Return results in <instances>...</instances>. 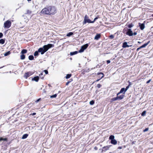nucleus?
I'll return each mask as SVG.
<instances>
[{
	"label": "nucleus",
	"instance_id": "55",
	"mask_svg": "<svg viewBox=\"0 0 153 153\" xmlns=\"http://www.w3.org/2000/svg\"><path fill=\"white\" fill-rule=\"evenodd\" d=\"M136 34H137V33L136 32H134V35H136Z\"/></svg>",
	"mask_w": 153,
	"mask_h": 153
},
{
	"label": "nucleus",
	"instance_id": "31",
	"mask_svg": "<svg viewBox=\"0 0 153 153\" xmlns=\"http://www.w3.org/2000/svg\"><path fill=\"white\" fill-rule=\"evenodd\" d=\"M134 25L133 24L131 23L128 25L127 26L129 28H130L133 26Z\"/></svg>",
	"mask_w": 153,
	"mask_h": 153
},
{
	"label": "nucleus",
	"instance_id": "51",
	"mask_svg": "<svg viewBox=\"0 0 153 153\" xmlns=\"http://www.w3.org/2000/svg\"><path fill=\"white\" fill-rule=\"evenodd\" d=\"M150 43V41H148L146 43V44H147V46L149 44V43Z\"/></svg>",
	"mask_w": 153,
	"mask_h": 153
},
{
	"label": "nucleus",
	"instance_id": "30",
	"mask_svg": "<svg viewBox=\"0 0 153 153\" xmlns=\"http://www.w3.org/2000/svg\"><path fill=\"white\" fill-rule=\"evenodd\" d=\"M10 51H8L7 52H6V53H4V55L5 56H7L9 55H10Z\"/></svg>",
	"mask_w": 153,
	"mask_h": 153
},
{
	"label": "nucleus",
	"instance_id": "50",
	"mask_svg": "<svg viewBox=\"0 0 153 153\" xmlns=\"http://www.w3.org/2000/svg\"><path fill=\"white\" fill-rule=\"evenodd\" d=\"M122 148V146H119L118 147V149H121Z\"/></svg>",
	"mask_w": 153,
	"mask_h": 153
},
{
	"label": "nucleus",
	"instance_id": "14",
	"mask_svg": "<svg viewBox=\"0 0 153 153\" xmlns=\"http://www.w3.org/2000/svg\"><path fill=\"white\" fill-rule=\"evenodd\" d=\"M120 93H123V94H125V92H126V91L125 89V88H122L120 91Z\"/></svg>",
	"mask_w": 153,
	"mask_h": 153
},
{
	"label": "nucleus",
	"instance_id": "41",
	"mask_svg": "<svg viewBox=\"0 0 153 153\" xmlns=\"http://www.w3.org/2000/svg\"><path fill=\"white\" fill-rule=\"evenodd\" d=\"M44 71L46 74H48V71L47 70H45Z\"/></svg>",
	"mask_w": 153,
	"mask_h": 153
},
{
	"label": "nucleus",
	"instance_id": "12",
	"mask_svg": "<svg viewBox=\"0 0 153 153\" xmlns=\"http://www.w3.org/2000/svg\"><path fill=\"white\" fill-rule=\"evenodd\" d=\"M131 45H128L127 44V43L126 42H125L123 43V44L122 47L123 48H128L130 46H131Z\"/></svg>",
	"mask_w": 153,
	"mask_h": 153
},
{
	"label": "nucleus",
	"instance_id": "34",
	"mask_svg": "<svg viewBox=\"0 0 153 153\" xmlns=\"http://www.w3.org/2000/svg\"><path fill=\"white\" fill-rule=\"evenodd\" d=\"M32 13V12L29 10H27V12L26 13H25L26 14H31Z\"/></svg>",
	"mask_w": 153,
	"mask_h": 153
},
{
	"label": "nucleus",
	"instance_id": "24",
	"mask_svg": "<svg viewBox=\"0 0 153 153\" xmlns=\"http://www.w3.org/2000/svg\"><path fill=\"white\" fill-rule=\"evenodd\" d=\"M25 56L24 54H22L20 56V59L22 60H23L25 59Z\"/></svg>",
	"mask_w": 153,
	"mask_h": 153
},
{
	"label": "nucleus",
	"instance_id": "56",
	"mask_svg": "<svg viewBox=\"0 0 153 153\" xmlns=\"http://www.w3.org/2000/svg\"><path fill=\"white\" fill-rule=\"evenodd\" d=\"M132 144H134V141H133V142H132Z\"/></svg>",
	"mask_w": 153,
	"mask_h": 153
},
{
	"label": "nucleus",
	"instance_id": "5",
	"mask_svg": "<svg viewBox=\"0 0 153 153\" xmlns=\"http://www.w3.org/2000/svg\"><path fill=\"white\" fill-rule=\"evenodd\" d=\"M89 45L88 44H86L82 46L81 48L79 51L78 52L81 53L83 52L88 47Z\"/></svg>",
	"mask_w": 153,
	"mask_h": 153
},
{
	"label": "nucleus",
	"instance_id": "62",
	"mask_svg": "<svg viewBox=\"0 0 153 153\" xmlns=\"http://www.w3.org/2000/svg\"><path fill=\"white\" fill-rule=\"evenodd\" d=\"M109 153H112L111 152H109Z\"/></svg>",
	"mask_w": 153,
	"mask_h": 153
},
{
	"label": "nucleus",
	"instance_id": "47",
	"mask_svg": "<svg viewBox=\"0 0 153 153\" xmlns=\"http://www.w3.org/2000/svg\"><path fill=\"white\" fill-rule=\"evenodd\" d=\"M120 94H121V93H120V91L119 92H118V93H117V97H118L119 96V95Z\"/></svg>",
	"mask_w": 153,
	"mask_h": 153
},
{
	"label": "nucleus",
	"instance_id": "17",
	"mask_svg": "<svg viewBox=\"0 0 153 153\" xmlns=\"http://www.w3.org/2000/svg\"><path fill=\"white\" fill-rule=\"evenodd\" d=\"M28 134H23L22 137V139H24L26 138L28 136Z\"/></svg>",
	"mask_w": 153,
	"mask_h": 153
},
{
	"label": "nucleus",
	"instance_id": "25",
	"mask_svg": "<svg viewBox=\"0 0 153 153\" xmlns=\"http://www.w3.org/2000/svg\"><path fill=\"white\" fill-rule=\"evenodd\" d=\"M28 59L30 60H32L34 59V57L33 55H30L28 56Z\"/></svg>",
	"mask_w": 153,
	"mask_h": 153
},
{
	"label": "nucleus",
	"instance_id": "53",
	"mask_svg": "<svg viewBox=\"0 0 153 153\" xmlns=\"http://www.w3.org/2000/svg\"><path fill=\"white\" fill-rule=\"evenodd\" d=\"M94 149H95V150H97V147L95 146V147H94Z\"/></svg>",
	"mask_w": 153,
	"mask_h": 153
},
{
	"label": "nucleus",
	"instance_id": "23",
	"mask_svg": "<svg viewBox=\"0 0 153 153\" xmlns=\"http://www.w3.org/2000/svg\"><path fill=\"white\" fill-rule=\"evenodd\" d=\"M5 42V39H0V44H4Z\"/></svg>",
	"mask_w": 153,
	"mask_h": 153
},
{
	"label": "nucleus",
	"instance_id": "1",
	"mask_svg": "<svg viewBox=\"0 0 153 153\" xmlns=\"http://www.w3.org/2000/svg\"><path fill=\"white\" fill-rule=\"evenodd\" d=\"M57 12L56 7L54 6H50L46 7L42 9L41 13L48 15H53Z\"/></svg>",
	"mask_w": 153,
	"mask_h": 153
},
{
	"label": "nucleus",
	"instance_id": "36",
	"mask_svg": "<svg viewBox=\"0 0 153 153\" xmlns=\"http://www.w3.org/2000/svg\"><path fill=\"white\" fill-rule=\"evenodd\" d=\"M146 111H144L142 113L141 115L143 116H145L146 114Z\"/></svg>",
	"mask_w": 153,
	"mask_h": 153
},
{
	"label": "nucleus",
	"instance_id": "16",
	"mask_svg": "<svg viewBox=\"0 0 153 153\" xmlns=\"http://www.w3.org/2000/svg\"><path fill=\"white\" fill-rule=\"evenodd\" d=\"M117 143V140L114 139L111 141V143L112 144L114 145L116 144Z\"/></svg>",
	"mask_w": 153,
	"mask_h": 153
},
{
	"label": "nucleus",
	"instance_id": "9",
	"mask_svg": "<svg viewBox=\"0 0 153 153\" xmlns=\"http://www.w3.org/2000/svg\"><path fill=\"white\" fill-rule=\"evenodd\" d=\"M32 74L31 72H29L25 73V74L24 77L25 78L27 79L28 77L30 76Z\"/></svg>",
	"mask_w": 153,
	"mask_h": 153
},
{
	"label": "nucleus",
	"instance_id": "57",
	"mask_svg": "<svg viewBox=\"0 0 153 153\" xmlns=\"http://www.w3.org/2000/svg\"><path fill=\"white\" fill-rule=\"evenodd\" d=\"M138 43H140L141 42H138Z\"/></svg>",
	"mask_w": 153,
	"mask_h": 153
},
{
	"label": "nucleus",
	"instance_id": "52",
	"mask_svg": "<svg viewBox=\"0 0 153 153\" xmlns=\"http://www.w3.org/2000/svg\"><path fill=\"white\" fill-rule=\"evenodd\" d=\"M140 48H140V47H139V48H137V51H138L139 50V49H140Z\"/></svg>",
	"mask_w": 153,
	"mask_h": 153
},
{
	"label": "nucleus",
	"instance_id": "21",
	"mask_svg": "<svg viewBox=\"0 0 153 153\" xmlns=\"http://www.w3.org/2000/svg\"><path fill=\"white\" fill-rule=\"evenodd\" d=\"M74 34V33L73 32H70L66 34V36L70 37Z\"/></svg>",
	"mask_w": 153,
	"mask_h": 153
},
{
	"label": "nucleus",
	"instance_id": "6",
	"mask_svg": "<svg viewBox=\"0 0 153 153\" xmlns=\"http://www.w3.org/2000/svg\"><path fill=\"white\" fill-rule=\"evenodd\" d=\"M11 25V22L10 21L7 20L4 22V28H9L10 27Z\"/></svg>",
	"mask_w": 153,
	"mask_h": 153
},
{
	"label": "nucleus",
	"instance_id": "10",
	"mask_svg": "<svg viewBox=\"0 0 153 153\" xmlns=\"http://www.w3.org/2000/svg\"><path fill=\"white\" fill-rule=\"evenodd\" d=\"M39 79V76H36L34 77L32 79V81H35L36 82L38 81Z\"/></svg>",
	"mask_w": 153,
	"mask_h": 153
},
{
	"label": "nucleus",
	"instance_id": "54",
	"mask_svg": "<svg viewBox=\"0 0 153 153\" xmlns=\"http://www.w3.org/2000/svg\"><path fill=\"white\" fill-rule=\"evenodd\" d=\"M28 1H31L32 0H27Z\"/></svg>",
	"mask_w": 153,
	"mask_h": 153
},
{
	"label": "nucleus",
	"instance_id": "13",
	"mask_svg": "<svg viewBox=\"0 0 153 153\" xmlns=\"http://www.w3.org/2000/svg\"><path fill=\"white\" fill-rule=\"evenodd\" d=\"M101 37V35L100 34H97L94 37V39L96 40H98Z\"/></svg>",
	"mask_w": 153,
	"mask_h": 153
},
{
	"label": "nucleus",
	"instance_id": "20",
	"mask_svg": "<svg viewBox=\"0 0 153 153\" xmlns=\"http://www.w3.org/2000/svg\"><path fill=\"white\" fill-rule=\"evenodd\" d=\"M27 52V50L26 49H23L22 50L21 53L22 54H24L26 53Z\"/></svg>",
	"mask_w": 153,
	"mask_h": 153
},
{
	"label": "nucleus",
	"instance_id": "60",
	"mask_svg": "<svg viewBox=\"0 0 153 153\" xmlns=\"http://www.w3.org/2000/svg\"><path fill=\"white\" fill-rule=\"evenodd\" d=\"M2 68V67L0 68Z\"/></svg>",
	"mask_w": 153,
	"mask_h": 153
},
{
	"label": "nucleus",
	"instance_id": "28",
	"mask_svg": "<svg viewBox=\"0 0 153 153\" xmlns=\"http://www.w3.org/2000/svg\"><path fill=\"white\" fill-rule=\"evenodd\" d=\"M71 76L72 74H67L65 76V78L66 79H69Z\"/></svg>",
	"mask_w": 153,
	"mask_h": 153
},
{
	"label": "nucleus",
	"instance_id": "58",
	"mask_svg": "<svg viewBox=\"0 0 153 153\" xmlns=\"http://www.w3.org/2000/svg\"><path fill=\"white\" fill-rule=\"evenodd\" d=\"M99 78H100V76H99Z\"/></svg>",
	"mask_w": 153,
	"mask_h": 153
},
{
	"label": "nucleus",
	"instance_id": "3",
	"mask_svg": "<svg viewBox=\"0 0 153 153\" xmlns=\"http://www.w3.org/2000/svg\"><path fill=\"white\" fill-rule=\"evenodd\" d=\"M92 23V21L89 19L88 16L86 15L85 16L83 21V25L86 24V23Z\"/></svg>",
	"mask_w": 153,
	"mask_h": 153
},
{
	"label": "nucleus",
	"instance_id": "7",
	"mask_svg": "<svg viewBox=\"0 0 153 153\" xmlns=\"http://www.w3.org/2000/svg\"><path fill=\"white\" fill-rule=\"evenodd\" d=\"M38 50V52H39V53H40L42 55L44 54L45 52L47 51L44 45L43 47L39 48Z\"/></svg>",
	"mask_w": 153,
	"mask_h": 153
},
{
	"label": "nucleus",
	"instance_id": "35",
	"mask_svg": "<svg viewBox=\"0 0 153 153\" xmlns=\"http://www.w3.org/2000/svg\"><path fill=\"white\" fill-rule=\"evenodd\" d=\"M99 17L97 16L96 17H95L93 21H92V23H94L97 19H98V18H99Z\"/></svg>",
	"mask_w": 153,
	"mask_h": 153
},
{
	"label": "nucleus",
	"instance_id": "11",
	"mask_svg": "<svg viewBox=\"0 0 153 153\" xmlns=\"http://www.w3.org/2000/svg\"><path fill=\"white\" fill-rule=\"evenodd\" d=\"M100 74L102 75V76L100 78L97 79L96 82L99 81L102 78L104 77V74L102 72H99L97 74V75H100Z\"/></svg>",
	"mask_w": 153,
	"mask_h": 153
},
{
	"label": "nucleus",
	"instance_id": "15",
	"mask_svg": "<svg viewBox=\"0 0 153 153\" xmlns=\"http://www.w3.org/2000/svg\"><path fill=\"white\" fill-rule=\"evenodd\" d=\"M139 26L141 30H143L145 28V25L144 24H139Z\"/></svg>",
	"mask_w": 153,
	"mask_h": 153
},
{
	"label": "nucleus",
	"instance_id": "27",
	"mask_svg": "<svg viewBox=\"0 0 153 153\" xmlns=\"http://www.w3.org/2000/svg\"><path fill=\"white\" fill-rule=\"evenodd\" d=\"M7 138H3L2 137H0V141H7Z\"/></svg>",
	"mask_w": 153,
	"mask_h": 153
},
{
	"label": "nucleus",
	"instance_id": "33",
	"mask_svg": "<svg viewBox=\"0 0 153 153\" xmlns=\"http://www.w3.org/2000/svg\"><path fill=\"white\" fill-rule=\"evenodd\" d=\"M94 103V100H92L90 102L89 104L90 105H92Z\"/></svg>",
	"mask_w": 153,
	"mask_h": 153
},
{
	"label": "nucleus",
	"instance_id": "18",
	"mask_svg": "<svg viewBox=\"0 0 153 153\" xmlns=\"http://www.w3.org/2000/svg\"><path fill=\"white\" fill-rule=\"evenodd\" d=\"M109 147L108 146H104L102 148V151H105L109 149Z\"/></svg>",
	"mask_w": 153,
	"mask_h": 153
},
{
	"label": "nucleus",
	"instance_id": "32",
	"mask_svg": "<svg viewBox=\"0 0 153 153\" xmlns=\"http://www.w3.org/2000/svg\"><path fill=\"white\" fill-rule=\"evenodd\" d=\"M57 96V94H55L50 96L51 98H56Z\"/></svg>",
	"mask_w": 153,
	"mask_h": 153
},
{
	"label": "nucleus",
	"instance_id": "22",
	"mask_svg": "<svg viewBox=\"0 0 153 153\" xmlns=\"http://www.w3.org/2000/svg\"><path fill=\"white\" fill-rule=\"evenodd\" d=\"M39 52H38V50L37 51H36L34 53V56H38L39 55Z\"/></svg>",
	"mask_w": 153,
	"mask_h": 153
},
{
	"label": "nucleus",
	"instance_id": "19",
	"mask_svg": "<svg viewBox=\"0 0 153 153\" xmlns=\"http://www.w3.org/2000/svg\"><path fill=\"white\" fill-rule=\"evenodd\" d=\"M78 51H76L74 52H71L70 53V55L71 56H73L74 55H75L77 54L78 53Z\"/></svg>",
	"mask_w": 153,
	"mask_h": 153
},
{
	"label": "nucleus",
	"instance_id": "48",
	"mask_svg": "<svg viewBox=\"0 0 153 153\" xmlns=\"http://www.w3.org/2000/svg\"><path fill=\"white\" fill-rule=\"evenodd\" d=\"M36 114V113H33L31 114V115H32L33 116L34 115Z\"/></svg>",
	"mask_w": 153,
	"mask_h": 153
},
{
	"label": "nucleus",
	"instance_id": "2",
	"mask_svg": "<svg viewBox=\"0 0 153 153\" xmlns=\"http://www.w3.org/2000/svg\"><path fill=\"white\" fill-rule=\"evenodd\" d=\"M123 32L125 34H126L129 36H131L134 34V33L133 32L131 29L127 27H125L123 30Z\"/></svg>",
	"mask_w": 153,
	"mask_h": 153
},
{
	"label": "nucleus",
	"instance_id": "29",
	"mask_svg": "<svg viewBox=\"0 0 153 153\" xmlns=\"http://www.w3.org/2000/svg\"><path fill=\"white\" fill-rule=\"evenodd\" d=\"M40 78L42 79H43L44 78V76L43 75V73H41L39 75Z\"/></svg>",
	"mask_w": 153,
	"mask_h": 153
},
{
	"label": "nucleus",
	"instance_id": "59",
	"mask_svg": "<svg viewBox=\"0 0 153 153\" xmlns=\"http://www.w3.org/2000/svg\"><path fill=\"white\" fill-rule=\"evenodd\" d=\"M48 85L49 86H50V85Z\"/></svg>",
	"mask_w": 153,
	"mask_h": 153
},
{
	"label": "nucleus",
	"instance_id": "4",
	"mask_svg": "<svg viewBox=\"0 0 153 153\" xmlns=\"http://www.w3.org/2000/svg\"><path fill=\"white\" fill-rule=\"evenodd\" d=\"M124 95L123 94H121L120 96L116 97H115L112 98L111 99V101H114L117 100H120L123 99L124 97Z\"/></svg>",
	"mask_w": 153,
	"mask_h": 153
},
{
	"label": "nucleus",
	"instance_id": "61",
	"mask_svg": "<svg viewBox=\"0 0 153 153\" xmlns=\"http://www.w3.org/2000/svg\"><path fill=\"white\" fill-rule=\"evenodd\" d=\"M152 16H153V14H152Z\"/></svg>",
	"mask_w": 153,
	"mask_h": 153
},
{
	"label": "nucleus",
	"instance_id": "46",
	"mask_svg": "<svg viewBox=\"0 0 153 153\" xmlns=\"http://www.w3.org/2000/svg\"><path fill=\"white\" fill-rule=\"evenodd\" d=\"M106 62L107 64H109L110 63L111 61L109 60H108L106 61Z\"/></svg>",
	"mask_w": 153,
	"mask_h": 153
},
{
	"label": "nucleus",
	"instance_id": "26",
	"mask_svg": "<svg viewBox=\"0 0 153 153\" xmlns=\"http://www.w3.org/2000/svg\"><path fill=\"white\" fill-rule=\"evenodd\" d=\"M114 139V136L113 135H111L109 137V139L111 140Z\"/></svg>",
	"mask_w": 153,
	"mask_h": 153
},
{
	"label": "nucleus",
	"instance_id": "49",
	"mask_svg": "<svg viewBox=\"0 0 153 153\" xmlns=\"http://www.w3.org/2000/svg\"><path fill=\"white\" fill-rule=\"evenodd\" d=\"M151 80V79H149V80L146 83H149Z\"/></svg>",
	"mask_w": 153,
	"mask_h": 153
},
{
	"label": "nucleus",
	"instance_id": "38",
	"mask_svg": "<svg viewBox=\"0 0 153 153\" xmlns=\"http://www.w3.org/2000/svg\"><path fill=\"white\" fill-rule=\"evenodd\" d=\"M147 46V44H144L143 45L140 47V48H145L146 46Z\"/></svg>",
	"mask_w": 153,
	"mask_h": 153
},
{
	"label": "nucleus",
	"instance_id": "40",
	"mask_svg": "<svg viewBox=\"0 0 153 153\" xmlns=\"http://www.w3.org/2000/svg\"><path fill=\"white\" fill-rule=\"evenodd\" d=\"M101 86V85L100 84H98L97 85V86L98 88H100Z\"/></svg>",
	"mask_w": 153,
	"mask_h": 153
},
{
	"label": "nucleus",
	"instance_id": "39",
	"mask_svg": "<svg viewBox=\"0 0 153 153\" xmlns=\"http://www.w3.org/2000/svg\"><path fill=\"white\" fill-rule=\"evenodd\" d=\"M109 38L111 39H113L114 38V36L113 35H111L110 36Z\"/></svg>",
	"mask_w": 153,
	"mask_h": 153
},
{
	"label": "nucleus",
	"instance_id": "42",
	"mask_svg": "<svg viewBox=\"0 0 153 153\" xmlns=\"http://www.w3.org/2000/svg\"><path fill=\"white\" fill-rule=\"evenodd\" d=\"M41 100V98H39V99H37L36 101H35V102L37 103V102H38L39 101H40Z\"/></svg>",
	"mask_w": 153,
	"mask_h": 153
},
{
	"label": "nucleus",
	"instance_id": "44",
	"mask_svg": "<svg viewBox=\"0 0 153 153\" xmlns=\"http://www.w3.org/2000/svg\"><path fill=\"white\" fill-rule=\"evenodd\" d=\"M148 130H149V128H146L145 129H144L143 130V131H144V132H145L146 131H148Z\"/></svg>",
	"mask_w": 153,
	"mask_h": 153
},
{
	"label": "nucleus",
	"instance_id": "8",
	"mask_svg": "<svg viewBox=\"0 0 153 153\" xmlns=\"http://www.w3.org/2000/svg\"><path fill=\"white\" fill-rule=\"evenodd\" d=\"M44 46L47 51L49 49L54 47V45L51 44H48L47 45H45Z\"/></svg>",
	"mask_w": 153,
	"mask_h": 153
},
{
	"label": "nucleus",
	"instance_id": "45",
	"mask_svg": "<svg viewBox=\"0 0 153 153\" xmlns=\"http://www.w3.org/2000/svg\"><path fill=\"white\" fill-rule=\"evenodd\" d=\"M71 81H68V82H67L66 83V85H68L69 84V83L71 82Z\"/></svg>",
	"mask_w": 153,
	"mask_h": 153
},
{
	"label": "nucleus",
	"instance_id": "37",
	"mask_svg": "<svg viewBox=\"0 0 153 153\" xmlns=\"http://www.w3.org/2000/svg\"><path fill=\"white\" fill-rule=\"evenodd\" d=\"M130 85V82H129V84L126 87V88H125L126 91L129 88Z\"/></svg>",
	"mask_w": 153,
	"mask_h": 153
},
{
	"label": "nucleus",
	"instance_id": "43",
	"mask_svg": "<svg viewBox=\"0 0 153 153\" xmlns=\"http://www.w3.org/2000/svg\"><path fill=\"white\" fill-rule=\"evenodd\" d=\"M3 36V34L1 32H0V39Z\"/></svg>",
	"mask_w": 153,
	"mask_h": 153
}]
</instances>
